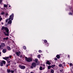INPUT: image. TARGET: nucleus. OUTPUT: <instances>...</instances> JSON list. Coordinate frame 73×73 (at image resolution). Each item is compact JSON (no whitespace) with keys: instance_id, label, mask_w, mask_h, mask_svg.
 Instances as JSON below:
<instances>
[{"instance_id":"obj_21","label":"nucleus","mask_w":73,"mask_h":73,"mask_svg":"<svg viewBox=\"0 0 73 73\" xmlns=\"http://www.w3.org/2000/svg\"><path fill=\"white\" fill-rule=\"evenodd\" d=\"M8 37H7L6 38H4L3 39V40H8Z\"/></svg>"},{"instance_id":"obj_8","label":"nucleus","mask_w":73,"mask_h":73,"mask_svg":"<svg viewBox=\"0 0 73 73\" xmlns=\"http://www.w3.org/2000/svg\"><path fill=\"white\" fill-rule=\"evenodd\" d=\"M2 51L3 53H6V52H7V50L5 49H4Z\"/></svg>"},{"instance_id":"obj_44","label":"nucleus","mask_w":73,"mask_h":73,"mask_svg":"<svg viewBox=\"0 0 73 73\" xmlns=\"http://www.w3.org/2000/svg\"><path fill=\"white\" fill-rule=\"evenodd\" d=\"M9 57H10V58H11V57H12V56H11V55Z\"/></svg>"},{"instance_id":"obj_24","label":"nucleus","mask_w":73,"mask_h":73,"mask_svg":"<svg viewBox=\"0 0 73 73\" xmlns=\"http://www.w3.org/2000/svg\"><path fill=\"white\" fill-rule=\"evenodd\" d=\"M59 67H62V65L61 64H60L59 65Z\"/></svg>"},{"instance_id":"obj_33","label":"nucleus","mask_w":73,"mask_h":73,"mask_svg":"<svg viewBox=\"0 0 73 73\" xmlns=\"http://www.w3.org/2000/svg\"><path fill=\"white\" fill-rule=\"evenodd\" d=\"M63 69H62L60 70V72H63Z\"/></svg>"},{"instance_id":"obj_27","label":"nucleus","mask_w":73,"mask_h":73,"mask_svg":"<svg viewBox=\"0 0 73 73\" xmlns=\"http://www.w3.org/2000/svg\"><path fill=\"white\" fill-rule=\"evenodd\" d=\"M10 72L12 73H14V71L13 70H11L10 71Z\"/></svg>"},{"instance_id":"obj_11","label":"nucleus","mask_w":73,"mask_h":73,"mask_svg":"<svg viewBox=\"0 0 73 73\" xmlns=\"http://www.w3.org/2000/svg\"><path fill=\"white\" fill-rule=\"evenodd\" d=\"M35 61L36 63H37L38 62V60L37 58H36L35 59Z\"/></svg>"},{"instance_id":"obj_4","label":"nucleus","mask_w":73,"mask_h":73,"mask_svg":"<svg viewBox=\"0 0 73 73\" xmlns=\"http://www.w3.org/2000/svg\"><path fill=\"white\" fill-rule=\"evenodd\" d=\"M19 67L21 69H24L25 68V67L24 66H21L20 65Z\"/></svg>"},{"instance_id":"obj_51","label":"nucleus","mask_w":73,"mask_h":73,"mask_svg":"<svg viewBox=\"0 0 73 73\" xmlns=\"http://www.w3.org/2000/svg\"><path fill=\"white\" fill-rule=\"evenodd\" d=\"M13 52H14V50H13Z\"/></svg>"},{"instance_id":"obj_37","label":"nucleus","mask_w":73,"mask_h":73,"mask_svg":"<svg viewBox=\"0 0 73 73\" xmlns=\"http://www.w3.org/2000/svg\"><path fill=\"white\" fill-rule=\"evenodd\" d=\"M54 60H55V61H57V58H55L54 59Z\"/></svg>"},{"instance_id":"obj_20","label":"nucleus","mask_w":73,"mask_h":73,"mask_svg":"<svg viewBox=\"0 0 73 73\" xmlns=\"http://www.w3.org/2000/svg\"><path fill=\"white\" fill-rule=\"evenodd\" d=\"M48 69H50L51 68V66H48Z\"/></svg>"},{"instance_id":"obj_46","label":"nucleus","mask_w":73,"mask_h":73,"mask_svg":"<svg viewBox=\"0 0 73 73\" xmlns=\"http://www.w3.org/2000/svg\"><path fill=\"white\" fill-rule=\"evenodd\" d=\"M43 70H44V69H45V68L43 67Z\"/></svg>"},{"instance_id":"obj_22","label":"nucleus","mask_w":73,"mask_h":73,"mask_svg":"<svg viewBox=\"0 0 73 73\" xmlns=\"http://www.w3.org/2000/svg\"><path fill=\"white\" fill-rule=\"evenodd\" d=\"M3 48L1 47V45H0V49H3Z\"/></svg>"},{"instance_id":"obj_15","label":"nucleus","mask_w":73,"mask_h":73,"mask_svg":"<svg viewBox=\"0 0 73 73\" xmlns=\"http://www.w3.org/2000/svg\"><path fill=\"white\" fill-rule=\"evenodd\" d=\"M9 65H10V64L7 63L6 65V67H8Z\"/></svg>"},{"instance_id":"obj_35","label":"nucleus","mask_w":73,"mask_h":73,"mask_svg":"<svg viewBox=\"0 0 73 73\" xmlns=\"http://www.w3.org/2000/svg\"><path fill=\"white\" fill-rule=\"evenodd\" d=\"M69 15H72V13H69Z\"/></svg>"},{"instance_id":"obj_50","label":"nucleus","mask_w":73,"mask_h":73,"mask_svg":"<svg viewBox=\"0 0 73 73\" xmlns=\"http://www.w3.org/2000/svg\"><path fill=\"white\" fill-rule=\"evenodd\" d=\"M9 7H11V5L9 6Z\"/></svg>"},{"instance_id":"obj_16","label":"nucleus","mask_w":73,"mask_h":73,"mask_svg":"<svg viewBox=\"0 0 73 73\" xmlns=\"http://www.w3.org/2000/svg\"><path fill=\"white\" fill-rule=\"evenodd\" d=\"M56 57L57 58H60V56L59 55H56Z\"/></svg>"},{"instance_id":"obj_13","label":"nucleus","mask_w":73,"mask_h":73,"mask_svg":"<svg viewBox=\"0 0 73 73\" xmlns=\"http://www.w3.org/2000/svg\"><path fill=\"white\" fill-rule=\"evenodd\" d=\"M46 63L48 65H50V62L48 61H47V62H46Z\"/></svg>"},{"instance_id":"obj_26","label":"nucleus","mask_w":73,"mask_h":73,"mask_svg":"<svg viewBox=\"0 0 73 73\" xmlns=\"http://www.w3.org/2000/svg\"><path fill=\"white\" fill-rule=\"evenodd\" d=\"M40 70H42V67H40Z\"/></svg>"},{"instance_id":"obj_18","label":"nucleus","mask_w":73,"mask_h":73,"mask_svg":"<svg viewBox=\"0 0 73 73\" xmlns=\"http://www.w3.org/2000/svg\"><path fill=\"white\" fill-rule=\"evenodd\" d=\"M51 73H54V70H51Z\"/></svg>"},{"instance_id":"obj_9","label":"nucleus","mask_w":73,"mask_h":73,"mask_svg":"<svg viewBox=\"0 0 73 73\" xmlns=\"http://www.w3.org/2000/svg\"><path fill=\"white\" fill-rule=\"evenodd\" d=\"M9 58V57H4L3 58V59H4V60H7V59H8V58Z\"/></svg>"},{"instance_id":"obj_10","label":"nucleus","mask_w":73,"mask_h":73,"mask_svg":"<svg viewBox=\"0 0 73 73\" xmlns=\"http://www.w3.org/2000/svg\"><path fill=\"white\" fill-rule=\"evenodd\" d=\"M1 62H2V63H3V64H4V65H5V64H6V62H5V61L3 60Z\"/></svg>"},{"instance_id":"obj_6","label":"nucleus","mask_w":73,"mask_h":73,"mask_svg":"<svg viewBox=\"0 0 73 73\" xmlns=\"http://www.w3.org/2000/svg\"><path fill=\"white\" fill-rule=\"evenodd\" d=\"M16 53L17 54V56H19L20 55V54H21L20 52H17Z\"/></svg>"},{"instance_id":"obj_52","label":"nucleus","mask_w":73,"mask_h":73,"mask_svg":"<svg viewBox=\"0 0 73 73\" xmlns=\"http://www.w3.org/2000/svg\"><path fill=\"white\" fill-rule=\"evenodd\" d=\"M13 42H14V41H13Z\"/></svg>"},{"instance_id":"obj_32","label":"nucleus","mask_w":73,"mask_h":73,"mask_svg":"<svg viewBox=\"0 0 73 73\" xmlns=\"http://www.w3.org/2000/svg\"><path fill=\"white\" fill-rule=\"evenodd\" d=\"M33 66L32 65L31 66V69H33Z\"/></svg>"},{"instance_id":"obj_25","label":"nucleus","mask_w":73,"mask_h":73,"mask_svg":"<svg viewBox=\"0 0 73 73\" xmlns=\"http://www.w3.org/2000/svg\"><path fill=\"white\" fill-rule=\"evenodd\" d=\"M23 49H24L25 50H26V49H27V48H26V47L25 46H23Z\"/></svg>"},{"instance_id":"obj_31","label":"nucleus","mask_w":73,"mask_h":73,"mask_svg":"<svg viewBox=\"0 0 73 73\" xmlns=\"http://www.w3.org/2000/svg\"><path fill=\"white\" fill-rule=\"evenodd\" d=\"M44 42H47V40H44Z\"/></svg>"},{"instance_id":"obj_53","label":"nucleus","mask_w":73,"mask_h":73,"mask_svg":"<svg viewBox=\"0 0 73 73\" xmlns=\"http://www.w3.org/2000/svg\"><path fill=\"white\" fill-rule=\"evenodd\" d=\"M10 38H11V37H10Z\"/></svg>"},{"instance_id":"obj_43","label":"nucleus","mask_w":73,"mask_h":73,"mask_svg":"<svg viewBox=\"0 0 73 73\" xmlns=\"http://www.w3.org/2000/svg\"><path fill=\"white\" fill-rule=\"evenodd\" d=\"M8 15V13H7L6 14V16H7V15Z\"/></svg>"},{"instance_id":"obj_2","label":"nucleus","mask_w":73,"mask_h":73,"mask_svg":"<svg viewBox=\"0 0 73 73\" xmlns=\"http://www.w3.org/2000/svg\"><path fill=\"white\" fill-rule=\"evenodd\" d=\"M13 17H14V14L12 13V15L10 16L9 19V21L8 22V24H11L12 23V20H13Z\"/></svg>"},{"instance_id":"obj_54","label":"nucleus","mask_w":73,"mask_h":73,"mask_svg":"<svg viewBox=\"0 0 73 73\" xmlns=\"http://www.w3.org/2000/svg\"><path fill=\"white\" fill-rule=\"evenodd\" d=\"M1 38V37H0V38Z\"/></svg>"},{"instance_id":"obj_39","label":"nucleus","mask_w":73,"mask_h":73,"mask_svg":"<svg viewBox=\"0 0 73 73\" xmlns=\"http://www.w3.org/2000/svg\"><path fill=\"white\" fill-rule=\"evenodd\" d=\"M2 1H3V0H0V3H1Z\"/></svg>"},{"instance_id":"obj_29","label":"nucleus","mask_w":73,"mask_h":73,"mask_svg":"<svg viewBox=\"0 0 73 73\" xmlns=\"http://www.w3.org/2000/svg\"><path fill=\"white\" fill-rule=\"evenodd\" d=\"M10 62H11V61L9 60L7 61V63L10 64Z\"/></svg>"},{"instance_id":"obj_48","label":"nucleus","mask_w":73,"mask_h":73,"mask_svg":"<svg viewBox=\"0 0 73 73\" xmlns=\"http://www.w3.org/2000/svg\"><path fill=\"white\" fill-rule=\"evenodd\" d=\"M68 57H70V56H69V55H68Z\"/></svg>"},{"instance_id":"obj_36","label":"nucleus","mask_w":73,"mask_h":73,"mask_svg":"<svg viewBox=\"0 0 73 73\" xmlns=\"http://www.w3.org/2000/svg\"><path fill=\"white\" fill-rule=\"evenodd\" d=\"M38 52H39V53H41V52H42L41 51V50H39L38 51Z\"/></svg>"},{"instance_id":"obj_3","label":"nucleus","mask_w":73,"mask_h":73,"mask_svg":"<svg viewBox=\"0 0 73 73\" xmlns=\"http://www.w3.org/2000/svg\"><path fill=\"white\" fill-rule=\"evenodd\" d=\"M25 60L27 61V62H31L32 61V58H27V57H25Z\"/></svg>"},{"instance_id":"obj_23","label":"nucleus","mask_w":73,"mask_h":73,"mask_svg":"<svg viewBox=\"0 0 73 73\" xmlns=\"http://www.w3.org/2000/svg\"><path fill=\"white\" fill-rule=\"evenodd\" d=\"M55 65L54 64L53 65H52L51 66V68H54V66H55Z\"/></svg>"},{"instance_id":"obj_49","label":"nucleus","mask_w":73,"mask_h":73,"mask_svg":"<svg viewBox=\"0 0 73 73\" xmlns=\"http://www.w3.org/2000/svg\"><path fill=\"white\" fill-rule=\"evenodd\" d=\"M30 73H34L33 72H31Z\"/></svg>"},{"instance_id":"obj_14","label":"nucleus","mask_w":73,"mask_h":73,"mask_svg":"<svg viewBox=\"0 0 73 73\" xmlns=\"http://www.w3.org/2000/svg\"><path fill=\"white\" fill-rule=\"evenodd\" d=\"M7 72L8 73H10V72H11V70H10V69H7Z\"/></svg>"},{"instance_id":"obj_38","label":"nucleus","mask_w":73,"mask_h":73,"mask_svg":"<svg viewBox=\"0 0 73 73\" xmlns=\"http://www.w3.org/2000/svg\"><path fill=\"white\" fill-rule=\"evenodd\" d=\"M70 66H72V63H70Z\"/></svg>"},{"instance_id":"obj_45","label":"nucleus","mask_w":73,"mask_h":73,"mask_svg":"<svg viewBox=\"0 0 73 73\" xmlns=\"http://www.w3.org/2000/svg\"><path fill=\"white\" fill-rule=\"evenodd\" d=\"M4 24V23L3 22L1 23V24H2V25H3V24Z\"/></svg>"},{"instance_id":"obj_40","label":"nucleus","mask_w":73,"mask_h":73,"mask_svg":"<svg viewBox=\"0 0 73 73\" xmlns=\"http://www.w3.org/2000/svg\"><path fill=\"white\" fill-rule=\"evenodd\" d=\"M1 15H4V13L3 12L1 13Z\"/></svg>"},{"instance_id":"obj_28","label":"nucleus","mask_w":73,"mask_h":73,"mask_svg":"<svg viewBox=\"0 0 73 73\" xmlns=\"http://www.w3.org/2000/svg\"><path fill=\"white\" fill-rule=\"evenodd\" d=\"M38 58H40V55H38Z\"/></svg>"},{"instance_id":"obj_34","label":"nucleus","mask_w":73,"mask_h":73,"mask_svg":"<svg viewBox=\"0 0 73 73\" xmlns=\"http://www.w3.org/2000/svg\"><path fill=\"white\" fill-rule=\"evenodd\" d=\"M1 17V16H0V21L1 20L3 19L2 18H0Z\"/></svg>"},{"instance_id":"obj_7","label":"nucleus","mask_w":73,"mask_h":73,"mask_svg":"<svg viewBox=\"0 0 73 73\" xmlns=\"http://www.w3.org/2000/svg\"><path fill=\"white\" fill-rule=\"evenodd\" d=\"M32 65L34 67H36V64L35 63H33L32 64Z\"/></svg>"},{"instance_id":"obj_30","label":"nucleus","mask_w":73,"mask_h":73,"mask_svg":"<svg viewBox=\"0 0 73 73\" xmlns=\"http://www.w3.org/2000/svg\"><path fill=\"white\" fill-rule=\"evenodd\" d=\"M63 66H65V62H64V63H63Z\"/></svg>"},{"instance_id":"obj_12","label":"nucleus","mask_w":73,"mask_h":73,"mask_svg":"<svg viewBox=\"0 0 73 73\" xmlns=\"http://www.w3.org/2000/svg\"><path fill=\"white\" fill-rule=\"evenodd\" d=\"M4 7H5V8H7V7H8V6L6 4H4Z\"/></svg>"},{"instance_id":"obj_1","label":"nucleus","mask_w":73,"mask_h":73,"mask_svg":"<svg viewBox=\"0 0 73 73\" xmlns=\"http://www.w3.org/2000/svg\"><path fill=\"white\" fill-rule=\"evenodd\" d=\"M1 29L2 30L5 29L6 32L7 33V34L6 33L4 32V33L5 36H9V30H8L7 27H4L3 26L2 27V28Z\"/></svg>"},{"instance_id":"obj_41","label":"nucleus","mask_w":73,"mask_h":73,"mask_svg":"<svg viewBox=\"0 0 73 73\" xmlns=\"http://www.w3.org/2000/svg\"><path fill=\"white\" fill-rule=\"evenodd\" d=\"M8 19H7V20H6V23H7V22H8Z\"/></svg>"},{"instance_id":"obj_5","label":"nucleus","mask_w":73,"mask_h":73,"mask_svg":"<svg viewBox=\"0 0 73 73\" xmlns=\"http://www.w3.org/2000/svg\"><path fill=\"white\" fill-rule=\"evenodd\" d=\"M1 45L2 47H4L5 46V44L3 43H1Z\"/></svg>"},{"instance_id":"obj_19","label":"nucleus","mask_w":73,"mask_h":73,"mask_svg":"<svg viewBox=\"0 0 73 73\" xmlns=\"http://www.w3.org/2000/svg\"><path fill=\"white\" fill-rule=\"evenodd\" d=\"M0 65L1 66H3V62H1Z\"/></svg>"},{"instance_id":"obj_17","label":"nucleus","mask_w":73,"mask_h":73,"mask_svg":"<svg viewBox=\"0 0 73 73\" xmlns=\"http://www.w3.org/2000/svg\"><path fill=\"white\" fill-rule=\"evenodd\" d=\"M7 48L8 49V50H11V48H10V47H9V46H7Z\"/></svg>"},{"instance_id":"obj_47","label":"nucleus","mask_w":73,"mask_h":73,"mask_svg":"<svg viewBox=\"0 0 73 73\" xmlns=\"http://www.w3.org/2000/svg\"><path fill=\"white\" fill-rule=\"evenodd\" d=\"M1 52H0V55H1Z\"/></svg>"},{"instance_id":"obj_42","label":"nucleus","mask_w":73,"mask_h":73,"mask_svg":"<svg viewBox=\"0 0 73 73\" xmlns=\"http://www.w3.org/2000/svg\"><path fill=\"white\" fill-rule=\"evenodd\" d=\"M45 44L46 45H49L48 43H46Z\"/></svg>"}]
</instances>
